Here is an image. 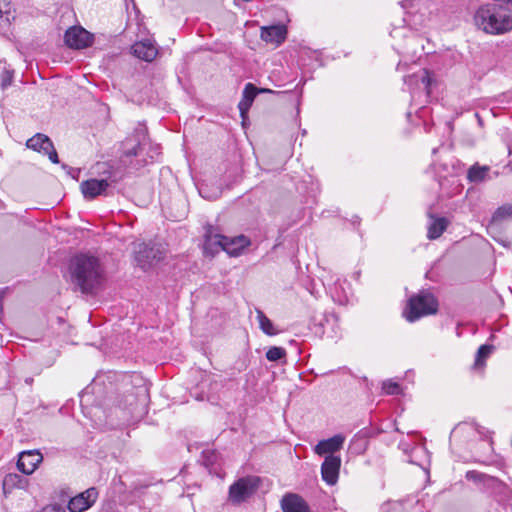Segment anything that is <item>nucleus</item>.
I'll return each instance as SVG.
<instances>
[{"mask_svg":"<svg viewBox=\"0 0 512 512\" xmlns=\"http://www.w3.org/2000/svg\"><path fill=\"white\" fill-rule=\"evenodd\" d=\"M15 19L14 13L8 3L0 2V29L7 28L11 21Z\"/></svg>","mask_w":512,"mask_h":512,"instance_id":"cd10ccee","label":"nucleus"},{"mask_svg":"<svg viewBox=\"0 0 512 512\" xmlns=\"http://www.w3.org/2000/svg\"><path fill=\"white\" fill-rule=\"evenodd\" d=\"M149 389L137 374H118L115 371L98 373L80 393L83 408L98 427H117L131 420L139 406L144 407Z\"/></svg>","mask_w":512,"mask_h":512,"instance_id":"f257e3e1","label":"nucleus"},{"mask_svg":"<svg viewBox=\"0 0 512 512\" xmlns=\"http://www.w3.org/2000/svg\"><path fill=\"white\" fill-rule=\"evenodd\" d=\"M382 392L385 395H400L402 388L400 384L393 379H387L382 382Z\"/></svg>","mask_w":512,"mask_h":512,"instance_id":"c85d7f7f","label":"nucleus"},{"mask_svg":"<svg viewBox=\"0 0 512 512\" xmlns=\"http://www.w3.org/2000/svg\"><path fill=\"white\" fill-rule=\"evenodd\" d=\"M437 151H438V148H434V149L432 150V154H433V155H435V154L437 153Z\"/></svg>","mask_w":512,"mask_h":512,"instance_id":"a18cd8bd","label":"nucleus"},{"mask_svg":"<svg viewBox=\"0 0 512 512\" xmlns=\"http://www.w3.org/2000/svg\"><path fill=\"white\" fill-rule=\"evenodd\" d=\"M26 146L29 149L47 155L52 163H59L57 151L55 150L52 140L47 135L42 133L35 134L27 140Z\"/></svg>","mask_w":512,"mask_h":512,"instance_id":"9b49d317","label":"nucleus"},{"mask_svg":"<svg viewBox=\"0 0 512 512\" xmlns=\"http://www.w3.org/2000/svg\"><path fill=\"white\" fill-rule=\"evenodd\" d=\"M12 78H13V72H11L9 70L4 71L2 74V78H1L2 88H7L8 86H10L12 83Z\"/></svg>","mask_w":512,"mask_h":512,"instance_id":"473e14b6","label":"nucleus"},{"mask_svg":"<svg viewBox=\"0 0 512 512\" xmlns=\"http://www.w3.org/2000/svg\"><path fill=\"white\" fill-rule=\"evenodd\" d=\"M261 484L258 476L240 477L228 489L227 502L239 506L249 501L257 492Z\"/></svg>","mask_w":512,"mask_h":512,"instance_id":"0eeeda50","label":"nucleus"},{"mask_svg":"<svg viewBox=\"0 0 512 512\" xmlns=\"http://www.w3.org/2000/svg\"><path fill=\"white\" fill-rule=\"evenodd\" d=\"M122 147L120 162L129 171L139 170L149 162L158 160L161 154L160 146L149 140L147 128L144 125L135 128L133 135L125 139Z\"/></svg>","mask_w":512,"mask_h":512,"instance_id":"f03ea898","label":"nucleus"},{"mask_svg":"<svg viewBox=\"0 0 512 512\" xmlns=\"http://www.w3.org/2000/svg\"><path fill=\"white\" fill-rule=\"evenodd\" d=\"M206 381H207V380L202 381V382L200 383L199 387H200V388H204V386H205V384H206Z\"/></svg>","mask_w":512,"mask_h":512,"instance_id":"37998d69","label":"nucleus"},{"mask_svg":"<svg viewBox=\"0 0 512 512\" xmlns=\"http://www.w3.org/2000/svg\"><path fill=\"white\" fill-rule=\"evenodd\" d=\"M25 482V479L15 473H9L7 474L3 479V490L4 493L11 492L14 488H21L23 487V484Z\"/></svg>","mask_w":512,"mask_h":512,"instance_id":"393cba45","label":"nucleus"},{"mask_svg":"<svg viewBox=\"0 0 512 512\" xmlns=\"http://www.w3.org/2000/svg\"><path fill=\"white\" fill-rule=\"evenodd\" d=\"M165 255L164 247L156 242H141L135 245L134 260L136 265L146 271L160 262Z\"/></svg>","mask_w":512,"mask_h":512,"instance_id":"1a4fd4ad","label":"nucleus"},{"mask_svg":"<svg viewBox=\"0 0 512 512\" xmlns=\"http://www.w3.org/2000/svg\"><path fill=\"white\" fill-rule=\"evenodd\" d=\"M423 98V101H427L428 98H425L424 96H421L420 98H416L414 101H418L419 100V103H422V99Z\"/></svg>","mask_w":512,"mask_h":512,"instance_id":"79ce46f5","label":"nucleus"},{"mask_svg":"<svg viewBox=\"0 0 512 512\" xmlns=\"http://www.w3.org/2000/svg\"><path fill=\"white\" fill-rule=\"evenodd\" d=\"M62 168L64 170L67 171V173L73 178V179H77L78 178V175L80 173V170L79 169H74V168H71L69 167L68 165H65L63 164L62 165Z\"/></svg>","mask_w":512,"mask_h":512,"instance_id":"f704fd0d","label":"nucleus"},{"mask_svg":"<svg viewBox=\"0 0 512 512\" xmlns=\"http://www.w3.org/2000/svg\"><path fill=\"white\" fill-rule=\"evenodd\" d=\"M250 245V240L244 235L227 237L220 234L212 235L207 232L205 235L204 250L211 254L223 250L230 256H238L240 252Z\"/></svg>","mask_w":512,"mask_h":512,"instance_id":"423d86ee","label":"nucleus"},{"mask_svg":"<svg viewBox=\"0 0 512 512\" xmlns=\"http://www.w3.org/2000/svg\"><path fill=\"white\" fill-rule=\"evenodd\" d=\"M512 218V205L506 204L498 207L492 215L490 225H497L502 221Z\"/></svg>","mask_w":512,"mask_h":512,"instance_id":"bb28decb","label":"nucleus"},{"mask_svg":"<svg viewBox=\"0 0 512 512\" xmlns=\"http://www.w3.org/2000/svg\"><path fill=\"white\" fill-rule=\"evenodd\" d=\"M490 354H476L471 370L475 373H482Z\"/></svg>","mask_w":512,"mask_h":512,"instance_id":"c756f323","label":"nucleus"},{"mask_svg":"<svg viewBox=\"0 0 512 512\" xmlns=\"http://www.w3.org/2000/svg\"><path fill=\"white\" fill-rule=\"evenodd\" d=\"M41 512H65V510L59 505H50L44 507Z\"/></svg>","mask_w":512,"mask_h":512,"instance_id":"c9c22d12","label":"nucleus"},{"mask_svg":"<svg viewBox=\"0 0 512 512\" xmlns=\"http://www.w3.org/2000/svg\"><path fill=\"white\" fill-rule=\"evenodd\" d=\"M341 467V458L336 455H327L321 465V475L323 481L328 485H334L338 481Z\"/></svg>","mask_w":512,"mask_h":512,"instance_id":"2eb2a0df","label":"nucleus"},{"mask_svg":"<svg viewBox=\"0 0 512 512\" xmlns=\"http://www.w3.org/2000/svg\"><path fill=\"white\" fill-rule=\"evenodd\" d=\"M195 397L197 400L203 401V400H209L208 394H205L203 391L201 394H195Z\"/></svg>","mask_w":512,"mask_h":512,"instance_id":"ea45409f","label":"nucleus"},{"mask_svg":"<svg viewBox=\"0 0 512 512\" xmlns=\"http://www.w3.org/2000/svg\"><path fill=\"white\" fill-rule=\"evenodd\" d=\"M345 437L342 434H336L328 439L321 440L314 448V452L319 455H334L335 452L342 449Z\"/></svg>","mask_w":512,"mask_h":512,"instance_id":"6ab92c4d","label":"nucleus"},{"mask_svg":"<svg viewBox=\"0 0 512 512\" xmlns=\"http://www.w3.org/2000/svg\"><path fill=\"white\" fill-rule=\"evenodd\" d=\"M262 90V93H266V92H272L270 89H264V88H260Z\"/></svg>","mask_w":512,"mask_h":512,"instance_id":"c03bdc74","label":"nucleus"},{"mask_svg":"<svg viewBox=\"0 0 512 512\" xmlns=\"http://www.w3.org/2000/svg\"><path fill=\"white\" fill-rule=\"evenodd\" d=\"M70 271L73 283L84 294L92 293L101 283L103 269L100 260L89 254H78L71 259Z\"/></svg>","mask_w":512,"mask_h":512,"instance_id":"7ed1b4c3","label":"nucleus"},{"mask_svg":"<svg viewBox=\"0 0 512 512\" xmlns=\"http://www.w3.org/2000/svg\"><path fill=\"white\" fill-rule=\"evenodd\" d=\"M309 327L311 331L319 337L327 335L333 338L337 335L339 330L338 318L334 313H315L311 317Z\"/></svg>","mask_w":512,"mask_h":512,"instance_id":"9d476101","label":"nucleus"},{"mask_svg":"<svg viewBox=\"0 0 512 512\" xmlns=\"http://www.w3.org/2000/svg\"><path fill=\"white\" fill-rule=\"evenodd\" d=\"M439 167H442V168H443V170H446V169H447L446 165H439Z\"/></svg>","mask_w":512,"mask_h":512,"instance_id":"de8ad7c7","label":"nucleus"},{"mask_svg":"<svg viewBox=\"0 0 512 512\" xmlns=\"http://www.w3.org/2000/svg\"><path fill=\"white\" fill-rule=\"evenodd\" d=\"M404 84L408 87L411 100L424 96L429 98L433 87L436 85L434 74L427 69H422L404 78Z\"/></svg>","mask_w":512,"mask_h":512,"instance_id":"6e6552de","label":"nucleus"},{"mask_svg":"<svg viewBox=\"0 0 512 512\" xmlns=\"http://www.w3.org/2000/svg\"><path fill=\"white\" fill-rule=\"evenodd\" d=\"M109 183L106 179H88L80 185L85 199L91 200L100 195H106Z\"/></svg>","mask_w":512,"mask_h":512,"instance_id":"f3484780","label":"nucleus"},{"mask_svg":"<svg viewBox=\"0 0 512 512\" xmlns=\"http://www.w3.org/2000/svg\"><path fill=\"white\" fill-rule=\"evenodd\" d=\"M449 222L445 217H433L430 216V220L427 226V237L430 240L439 238L442 233L446 230Z\"/></svg>","mask_w":512,"mask_h":512,"instance_id":"412c9836","label":"nucleus"},{"mask_svg":"<svg viewBox=\"0 0 512 512\" xmlns=\"http://www.w3.org/2000/svg\"><path fill=\"white\" fill-rule=\"evenodd\" d=\"M260 93H262L261 89L257 88L252 83H247L244 87L242 97L247 99V101L253 102L256 96Z\"/></svg>","mask_w":512,"mask_h":512,"instance_id":"7c9ffc66","label":"nucleus"},{"mask_svg":"<svg viewBox=\"0 0 512 512\" xmlns=\"http://www.w3.org/2000/svg\"><path fill=\"white\" fill-rule=\"evenodd\" d=\"M199 193L203 198L210 199V200L216 199L220 194V192L218 191V192L214 193V195H208L205 193L204 187L199 188Z\"/></svg>","mask_w":512,"mask_h":512,"instance_id":"e433bc0d","label":"nucleus"},{"mask_svg":"<svg viewBox=\"0 0 512 512\" xmlns=\"http://www.w3.org/2000/svg\"><path fill=\"white\" fill-rule=\"evenodd\" d=\"M474 20L477 27L487 34L500 35L512 30V11L507 5H482L477 9Z\"/></svg>","mask_w":512,"mask_h":512,"instance_id":"20e7f679","label":"nucleus"},{"mask_svg":"<svg viewBox=\"0 0 512 512\" xmlns=\"http://www.w3.org/2000/svg\"><path fill=\"white\" fill-rule=\"evenodd\" d=\"M480 477V474L476 471H468L466 474L467 479L477 480Z\"/></svg>","mask_w":512,"mask_h":512,"instance_id":"4c0bfd02","label":"nucleus"},{"mask_svg":"<svg viewBox=\"0 0 512 512\" xmlns=\"http://www.w3.org/2000/svg\"><path fill=\"white\" fill-rule=\"evenodd\" d=\"M433 167H434L436 172H439L438 167L436 166V164H433Z\"/></svg>","mask_w":512,"mask_h":512,"instance_id":"49530a36","label":"nucleus"},{"mask_svg":"<svg viewBox=\"0 0 512 512\" xmlns=\"http://www.w3.org/2000/svg\"><path fill=\"white\" fill-rule=\"evenodd\" d=\"M267 352H273V353H276V352H285V349L282 348V347H277V346H271Z\"/></svg>","mask_w":512,"mask_h":512,"instance_id":"a19ab883","label":"nucleus"},{"mask_svg":"<svg viewBox=\"0 0 512 512\" xmlns=\"http://www.w3.org/2000/svg\"><path fill=\"white\" fill-rule=\"evenodd\" d=\"M131 50L135 57L146 62L153 61L158 54L156 44L150 39H144L134 43Z\"/></svg>","mask_w":512,"mask_h":512,"instance_id":"a211bd4d","label":"nucleus"},{"mask_svg":"<svg viewBox=\"0 0 512 512\" xmlns=\"http://www.w3.org/2000/svg\"><path fill=\"white\" fill-rule=\"evenodd\" d=\"M43 456L37 450L23 451L19 454L17 468L24 474H32L42 462Z\"/></svg>","mask_w":512,"mask_h":512,"instance_id":"dca6fc26","label":"nucleus"},{"mask_svg":"<svg viewBox=\"0 0 512 512\" xmlns=\"http://www.w3.org/2000/svg\"><path fill=\"white\" fill-rule=\"evenodd\" d=\"M98 498V490L90 487L84 492L79 493L70 499L68 509L70 512H83L89 509Z\"/></svg>","mask_w":512,"mask_h":512,"instance_id":"f8f14e48","label":"nucleus"},{"mask_svg":"<svg viewBox=\"0 0 512 512\" xmlns=\"http://www.w3.org/2000/svg\"><path fill=\"white\" fill-rule=\"evenodd\" d=\"M270 362H277L284 364L286 362V354H265Z\"/></svg>","mask_w":512,"mask_h":512,"instance_id":"72a5a7b5","label":"nucleus"},{"mask_svg":"<svg viewBox=\"0 0 512 512\" xmlns=\"http://www.w3.org/2000/svg\"><path fill=\"white\" fill-rule=\"evenodd\" d=\"M257 320L259 323L260 329L269 336H273L277 334V329L274 327L272 321L264 314L263 311L257 309Z\"/></svg>","mask_w":512,"mask_h":512,"instance_id":"a878e982","label":"nucleus"},{"mask_svg":"<svg viewBox=\"0 0 512 512\" xmlns=\"http://www.w3.org/2000/svg\"><path fill=\"white\" fill-rule=\"evenodd\" d=\"M287 35L288 29L284 24L262 26L260 29L261 40L267 44H272L275 47H278L284 43Z\"/></svg>","mask_w":512,"mask_h":512,"instance_id":"ddd939ff","label":"nucleus"},{"mask_svg":"<svg viewBox=\"0 0 512 512\" xmlns=\"http://www.w3.org/2000/svg\"><path fill=\"white\" fill-rule=\"evenodd\" d=\"M492 346L483 344L480 345L476 352H491Z\"/></svg>","mask_w":512,"mask_h":512,"instance_id":"58836bf2","label":"nucleus"},{"mask_svg":"<svg viewBox=\"0 0 512 512\" xmlns=\"http://www.w3.org/2000/svg\"><path fill=\"white\" fill-rule=\"evenodd\" d=\"M438 310L436 297L428 290H422L411 296L403 312L408 322H415L422 317L435 314Z\"/></svg>","mask_w":512,"mask_h":512,"instance_id":"39448f33","label":"nucleus"},{"mask_svg":"<svg viewBox=\"0 0 512 512\" xmlns=\"http://www.w3.org/2000/svg\"><path fill=\"white\" fill-rule=\"evenodd\" d=\"M252 103L253 102L247 101V99L242 97L241 101L238 104L239 112L242 119H245L247 117V113L250 107L252 106Z\"/></svg>","mask_w":512,"mask_h":512,"instance_id":"2f4dec72","label":"nucleus"},{"mask_svg":"<svg viewBox=\"0 0 512 512\" xmlns=\"http://www.w3.org/2000/svg\"><path fill=\"white\" fill-rule=\"evenodd\" d=\"M345 283V281L337 279L333 286L329 287V293L331 294L333 301L340 305H344L348 302V295L344 288Z\"/></svg>","mask_w":512,"mask_h":512,"instance_id":"5701e85b","label":"nucleus"},{"mask_svg":"<svg viewBox=\"0 0 512 512\" xmlns=\"http://www.w3.org/2000/svg\"><path fill=\"white\" fill-rule=\"evenodd\" d=\"M281 508L284 512H310L307 502L300 495L293 493L283 496Z\"/></svg>","mask_w":512,"mask_h":512,"instance_id":"aec40b11","label":"nucleus"},{"mask_svg":"<svg viewBox=\"0 0 512 512\" xmlns=\"http://www.w3.org/2000/svg\"><path fill=\"white\" fill-rule=\"evenodd\" d=\"M489 166H480L478 163L472 165L467 172V179L471 183H482L489 179Z\"/></svg>","mask_w":512,"mask_h":512,"instance_id":"4be33fe9","label":"nucleus"},{"mask_svg":"<svg viewBox=\"0 0 512 512\" xmlns=\"http://www.w3.org/2000/svg\"><path fill=\"white\" fill-rule=\"evenodd\" d=\"M65 44L73 49H83L91 44V35L82 27H71L64 35Z\"/></svg>","mask_w":512,"mask_h":512,"instance_id":"4468645a","label":"nucleus"},{"mask_svg":"<svg viewBox=\"0 0 512 512\" xmlns=\"http://www.w3.org/2000/svg\"><path fill=\"white\" fill-rule=\"evenodd\" d=\"M472 433H481L479 427L468 422L459 423L454 427L450 434V441L452 439H458L462 436L470 435Z\"/></svg>","mask_w":512,"mask_h":512,"instance_id":"b1692460","label":"nucleus"}]
</instances>
